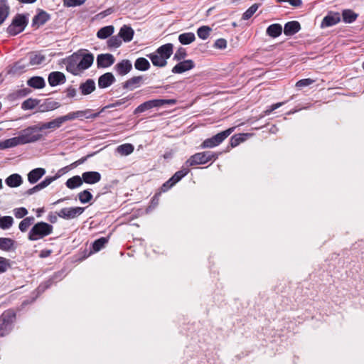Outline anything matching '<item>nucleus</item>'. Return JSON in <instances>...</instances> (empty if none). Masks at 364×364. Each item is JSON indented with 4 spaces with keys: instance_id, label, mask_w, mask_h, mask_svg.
I'll list each match as a JSON object with an SVG mask.
<instances>
[{
    "instance_id": "f257e3e1",
    "label": "nucleus",
    "mask_w": 364,
    "mask_h": 364,
    "mask_svg": "<svg viewBox=\"0 0 364 364\" xmlns=\"http://www.w3.org/2000/svg\"><path fill=\"white\" fill-rule=\"evenodd\" d=\"M90 110L87 109L85 111H76V112H69L65 115L58 117L48 122L42 123L40 124L41 127L40 129L45 130V129H56L60 128L62 124L67 122V121H71L74 120L75 119H81L84 117H85L86 114L89 112Z\"/></svg>"
},
{
    "instance_id": "f03ea898",
    "label": "nucleus",
    "mask_w": 364,
    "mask_h": 364,
    "mask_svg": "<svg viewBox=\"0 0 364 364\" xmlns=\"http://www.w3.org/2000/svg\"><path fill=\"white\" fill-rule=\"evenodd\" d=\"M40 124L33 125L21 131L18 136L21 144L33 143L41 140L43 138V135L39 133L42 131V129H40Z\"/></svg>"
},
{
    "instance_id": "7ed1b4c3",
    "label": "nucleus",
    "mask_w": 364,
    "mask_h": 364,
    "mask_svg": "<svg viewBox=\"0 0 364 364\" xmlns=\"http://www.w3.org/2000/svg\"><path fill=\"white\" fill-rule=\"evenodd\" d=\"M53 228L45 222H38L31 229L28 237L31 241H36L50 235Z\"/></svg>"
},
{
    "instance_id": "20e7f679",
    "label": "nucleus",
    "mask_w": 364,
    "mask_h": 364,
    "mask_svg": "<svg viewBox=\"0 0 364 364\" xmlns=\"http://www.w3.org/2000/svg\"><path fill=\"white\" fill-rule=\"evenodd\" d=\"M177 102L175 99H154L149 101H146L144 103L139 105L134 111V114H136L139 113L144 112L146 110L151 109L152 108H158L161 107L164 105H173Z\"/></svg>"
},
{
    "instance_id": "39448f33",
    "label": "nucleus",
    "mask_w": 364,
    "mask_h": 364,
    "mask_svg": "<svg viewBox=\"0 0 364 364\" xmlns=\"http://www.w3.org/2000/svg\"><path fill=\"white\" fill-rule=\"evenodd\" d=\"M218 155L210 151L196 153L191 156L186 161V166H194L205 164L210 161H215Z\"/></svg>"
},
{
    "instance_id": "423d86ee",
    "label": "nucleus",
    "mask_w": 364,
    "mask_h": 364,
    "mask_svg": "<svg viewBox=\"0 0 364 364\" xmlns=\"http://www.w3.org/2000/svg\"><path fill=\"white\" fill-rule=\"evenodd\" d=\"M28 18L23 14H17L13 18L11 23L7 28V32L11 36H16L22 32L28 24Z\"/></svg>"
},
{
    "instance_id": "0eeeda50",
    "label": "nucleus",
    "mask_w": 364,
    "mask_h": 364,
    "mask_svg": "<svg viewBox=\"0 0 364 364\" xmlns=\"http://www.w3.org/2000/svg\"><path fill=\"white\" fill-rule=\"evenodd\" d=\"M234 128L228 129L223 132H221L211 138L206 139L203 141L201 144V147L205 148H213L221 144L233 131Z\"/></svg>"
},
{
    "instance_id": "6e6552de",
    "label": "nucleus",
    "mask_w": 364,
    "mask_h": 364,
    "mask_svg": "<svg viewBox=\"0 0 364 364\" xmlns=\"http://www.w3.org/2000/svg\"><path fill=\"white\" fill-rule=\"evenodd\" d=\"M85 208L81 207L64 208L60 209L58 213V216L65 219L71 220L81 215Z\"/></svg>"
},
{
    "instance_id": "1a4fd4ad",
    "label": "nucleus",
    "mask_w": 364,
    "mask_h": 364,
    "mask_svg": "<svg viewBox=\"0 0 364 364\" xmlns=\"http://www.w3.org/2000/svg\"><path fill=\"white\" fill-rule=\"evenodd\" d=\"M29 68V64L27 63L25 59H21L16 62L11 66H9L6 69V74L17 76L25 73Z\"/></svg>"
},
{
    "instance_id": "9d476101",
    "label": "nucleus",
    "mask_w": 364,
    "mask_h": 364,
    "mask_svg": "<svg viewBox=\"0 0 364 364\" xmlns=\"http://www.w3.org/2000/svg\"><path fill=\"white\" fill-rule=\"evenodd\" d=\"M341 21V15L338 12L329 11L327 15L323 18L321 27L326 28L333 26Z\"/></svg>"
},
{
    "instance_id": "9b49d317",
    "label": "nucleus",
    "mask_w": 364,
    "mask_h": 364,
    "mask_svg": "<svg viewBox=\"0 0 364 364\" xmlns=\"http://www.w3.org/2000/svg\"><path fill=\"white\" fill-rule=\"evenodd\" d=\"M66 70L75 75H78L81 71L78 63V55L73 54L67 59L66 61Z\"/></svg>"
},
{
    "instance_id": "f8f14e48",
    "label": "nucleus",
    "mask_w": 364,
    "mask_h": 364,
    "mask_svg": "<svg viewBox=\"0 0 364 364\" xmlns=\"http://www.w3.org/2000/svg\"><path fill=\"white\" fill-rule=\"evenodd\" d=\"M115 58L110 53L100 54L97 57V66L100 68H108L114 64Z\"/></svg>"
},
{
    "instance_id": "ddd939ff",
    "label": "nucleus",
    "mask_w": 364,
    "mask_h": 364,
    "mask_svg": "<svg viewBox=\"0 0 364 364\" xmlns=\"http://www.w3.org/2000/svg\"><path fill=\"white\" fill-rule=\"evenodd\" d=\"M194 67L195 63L192 60H185L176 64L171 71L175 74H181L193 69Z\"/></svg>"
},
{
    "instance_id": "4468645a",
    "label": "nucleus",
    "mask_w": 364,
    "mask_h": 364,
    "mask_svg": "<svg viewBox=\"0 0 364 364\" xmlns=\"http://www.w3.org/2000/svg\"><path fill=\"white\" fill-rule=\"evenodd\" d=\"M94 55L92 53H85L82 56L78 55V63L80 71L88 69L93 63Z\"/></svg>"
},
{
    "instance_id": "2eb2a0df",
    "label": "nucleus",
    "mask_w": 364,
    "mask_h": 364,
    "mask_svg": "<svg viewBox=\"0 0 364 364\" xmlns=\"http://www.w3.org/2000/svg\"><path fill=\"white\" fill-rule=\"evenodd\" d=\"M116 79L112 73H106L98 78V86L104 89L112 85Z\"/></svg>"
},
{
    "instance_id": "dca6fc26",
    "label": "nucleus",
    "mask_w": 364,
    "mask_h": 364,
    "mask_svg": "<svg viewBox=\"0 0 364 364\" xmlns=\"http://www.w3.org/2000/svg\"><path fill=\"white\" fill-rule=\"evenodd\" d=\"M65 80V75L63 73L57 71L50 73L48 78L49 85L52 87L64 83Z\"/></svg>"
},
{
    "instance_id": "f3484780",
    "label": "nucleus",
    "mask_w": 364,
    "mask_h": 364,
    "mask_svg": "<svg viewBox=\"0 0 364 364\" xmlns=\"http://www.w3.org/2000/svg\"><path fill=\"white\" fill-rule=\"evenodd\" d=\"M83 182L88 184H95L101 180V174L97 171H87L82 174Z\"/></svg>"
},
{
    "instance_id": "a211bd4d",
    "label": "nucleus",
    "mask_w": 364,
    "mask_h": 364,
    "mask_svg": "<svg viewBox=\"0 0 364 364\" xmlns=\"http://www.w3.org/2000/svg\"><path fill=\"white\" fill-rule=\"evenodd\" d=\"M29 67L39 65L46 60V56L37 52L29 53L27 55Z\"/></svg>"
},
{
    "instance_id": "6ab92c4d",
    "label": "nucleus",
    "mask_w": 364,
    "mask_h": 364,
    "mask_svg": "<svg viewBox=\"0 0 364 364\" xmlns=\"http://www.w3.org/2000/svg\"><path fill=\"white\" fill-rule=\"evenodd\" d=\"M117 73L119 75H125L132 69V65L129 60H122L114 66Z\"/></svg>"
},
{
    "instance_id": "aec40b11",
    "label": "nucleus",
    "mask_w": 364,
    "mask_h": 364,
    "mask_svg": "<svg viewBox=\"0 0 364 364\" xmlns=\"http://www.w3.org/2000/svg\"><path fill=\"white\" fill-rule=\"evenodd\" d=\"M134 31L133 28L127 25H124L121 27L118 33L121 39L124 42H130L134 37Z\"/></svg>"
},
{
    "instance_id": "412c9836",
    "label": "nucleus",
    "mask_w": 364,
    "mask_h": 364,
    "mask_svg": "<svg viewBox=\"0 0 364 364\" xmlns=\"http://www.w3.org/2000/svg\"><path fill=\"white\" fill-rule=\"evenodd\" d=\"M50 19V15L41 10L36 15L32 20V26L38 28L40 26L45 24Z\"/></svg>"
},
{
    "instance_id": "4be33fe9",
    "label": "nucleus",
    "mask_w": 364,
    "mask_h": 364,
    "mask_svg": "<svg viewBox=\"0 0 364 364\" xmlns=\"http://www.w3.org/2000/svg\"><path fill=\"white\" fill-rule=\"evenodd\" d=\"M173 48L172 43H166L157 48L155 53L167 60L173 53Z\"/></svg>"
},
{
    "instance_id": "5701e85b",
    "label": "nucleus",
    "mask_w": 364,
    "mask_h": 364,
    "mask_svg": "<svg viewBox=\"0 0 364 364\" xmlns=\"http://www.w3.org/2000/svg\"><path fill=\"white\" fill-rule=\"evenodd\" d=\"M300 29V23L296 21H292L284 25V33L286 36H292L299 32Z\"/></svg>"
},
{
    "instance_id": "b1692460",
    "label": "nucleus",
    "mask_w": 364,
    "mask_h": 364,
    "mask_svg": "<svg viewBox=\"0 0 364 364\" xmlns=\"http://www.w3.org/2000/svg\"><path fill=\"white\" fill-rule=\"evenodd\" d=\"M189 167L186 166L185 164L182 166L181 169L176 171L174 175L168 181V183H171V186L175 185L177 182H178L182 178L186 176L189 172Z\"/></svg>"
},
{
    "instance_id": "393cba45",
    "label": "nucleus",
    "mask_w": 364,
    "mask_h": 364,
    "mask_svg": "<svg viewBox=\"0 0 364 364\" xmlns=\"http://www.w3.org/2000/svg\"><path fill=\"white\" fill-rule=\"evenodd\" d=\"M45 173L46 170L43 168H34L28 173V180L32 184L36 183Z\"/></svg>"
},
{
    "instance_id": "a878e982",
    "label": "nucleus",
    "mask_w": 364,
    "mask_h": 364,
    "mask_svg": "<svg viewBox=\"0 0 364 364\" xmlns=\"http://www.w3.org/2000/svg\"><path fill=\"white\" fill-rule=\"evenodd\" d=\"M79 89L83 95H89L95 90V82L92 79H87L80 84Z\"/></svg>"
},
{
    "instance_id": "bb28decb",
    "label": "nucleus",
    "mask_w": 364,
    "mask_h": 364,
    "mask_svg": "<svg viewBox=\"0 0 364 364\" xmlns=\"http://www.w3.org/2000/svg\"><path fill=\"white\" fill-rule=\"evenodd\" d=\"M18 145H22L19 136H15L6 139L0 142V150L6 149L9 148L15 147Z\"/></svg>"
},
{
    "instance_id": "cd10ccee",
    "label": "nucleus",
    "mask_w": 364,
    "mask_h": 364,
    "mask_svg": "<svg viewBox=\"0 0 364 364\" xmlns=\"http://www.w3.org/2000/svg\"><path fill=\"white\" fill-rule=\"evenodd\" d=\"M5 183L8 186L15 188L21 186L23 180L19 174L13 173L6 178Z\"/></svg>"
},
{
    "instance_id": "c85d7f7f",
    "label": "nucleus",
    "mask_w": 364,
    "mask_h": 364,
    "mask_svg": "<svg viewBox=\"0 0 364 364\" xmlns=\"http://www.w3.org/2000/svg\"><path fill=\"white\" fill-rule=\"evenodd\" d=\"M68 166L64 167L58 171V172L54 176H47L43 181H41L39 184L41 186L42 189L47 187L50 185L53 181H55L58 178H60L63 173L67 171Z\"/></svg>"
},
{
    "instance_id": "c756f323",
    "label": "nucleus",
    "mask_w": 364,
    "mask_h": 364,
    "mask_svg": "<svg viewBox=\"0 0 364 364\" xmlns=\"http://www.w3.org/2000/svg\"><path fill=\"white\" fill-rule=\"evenodd\" d=\"M147 57L151 60L154 66L163 68L167 64V60L156 54L155 52L147 55Z\"/></svg>"
},
{
    "instance_id": "7c9ffc66",
    "label": "nucleus",
    "mask_w": 364,
    "mask_h": 364,
    "mask_svg": "<svg viewBox=\"0 0 364 364\" xmlns=\"http://www.w3.org/2000/svg\"><path fill=\"white\" fill-rule=\"evenodd\" d=\"M28 86L35 89H41L46 86V82L42 77L35 76L31 77L28 81Z\"/></svg>"
},
{
    "instance_id": "2f4dec72",
    "label": "nucleus",
    "mask_w": 364,
    "mask_h": 364,
    "mask_svg": "<svg viewBox=\"0 0 364 364\" xmlns=\"http://www.w3.org/2000/svg\"><path fill=\"white\" fill-rule=\"evenodd\" d=\"M282 27L279 23H273L267 28V34L272 38H277L282 34Z\"/></svg>"
},
{
    "instance_id": "473e14b6",
    "label": "nucleus",
    "mask_w": 364,
    "mask_h": 364,
    "mask_svg": "<svg viewBox=\"0 0 364 364\" xmlns=\"http://www.w3.org/2000/svg\"><path fill=\"white\" fill-rule=\"evenodd\" d=\"M0 319L3 321V323L6 322L12 327V324L16 320V313L14 310L9 309L1 314Z\"/></svg>"
},
{
    "instance_id": "72a5a7b5",
    "label": "nucleus",
    "mask_w": 364,
    "mask_h": 364,
    "mask_svg": "<svg viewBox=\"0 0 364 364\" xmlns=\"http://www.w3.org/2000/svg\"><path fill=\"white\" fill-rule=\"evenodd\" d=\"M142 79L143 78L141 76L133 77L127 80L123 84V88L133 90L136 87H138L140 85V84L142 81Z\"/></svg>"
},
{
    "instance_id": "f704fd0d",
    "label": "nucleus",
    "mask_w": 364,
    "mask_h": 364,
    "mask_svg": "<svg viewBox=\"0 0 364 364\" xmlns=\"http://www.w3.org/2000/svg\"><path fill=\"white\" fill-rule=\"evenodd\" d=\"M14 240L9 237H0V249L9 252L14 249Z\"/></svg>"
},
{
    "instance_id": "c9c22d12",
    "label": "nucleus",
    "mask_w": 364,
    "mask_h": 364,
    "mask_svg": "<svg viewBox=\"0 0 364 364\" xmlns=\"http://www.w3.org/2000/svg\"><path fill=\"white\" fill-rule=\"evenodd\" d=\"M83 183L82 177L75 176L68 178L65 183L66 186L70 189H74L80 187Z\"/></svg>"
},
{
    "instance_id": "e433bc0d",
    "label": "nucleus",
    "mask_w": 364,
    "mask_h": 364,
    "mask_svg": "<svg viewBox=\"0 0 364 364\" xmlns=\"http://www.w3.org/2000/svg\"><path fill=\"white\" fill-rule=\"evenodd\" d=\"M196 40L195 34L192 32L183 33L179 35L178 41L182 45H188Z\"/></svg>"
},
{
    "instance_id": "4c0bfd02",
    "label": "nucleus",
    "mask_w": 364,
    "mask_h": 364,
    "mask_svg": "<svg viewBox=\"0 0 364 364\" xmlns=\"http://www.w3.org/2000/svg\"><path fill=\"white\" fill-rule=\"evenodd\" d=\"M114 30L113 26L102 27L97 31V36L100 39H105L112 35Z\"/></svg>"
},
{
    "instance_id": "58836bf2",
    "label": "nucleus",
    "mask_w": 364,
    "mask_h": 364,
    "mask_svg": "<svg viewBox=\"0 0 364 364\" xmlns=\"http://www.w3.org/2000/svg\"><path fill=\"white\" fill-rule=\"evenodd\" d=\"M134 67L140 71H146L149 69L150 63L149 60L144 58H139L134 63Z\"/></svg>"
},
{
    "instance_id": "ea45409f",
    "label": "nucleus",
    "mask_w": 364,
    "mask_h": 364,
    "mask_svg": "<svg viewBox=\"0 0 364 364\" xmlns=\"http://www.w3.org/2000/svg\"><path fill=\"white\" fill-rule=\"evenodd\" d=\"M342 17L345 23H350L356 20L358 14L350 9H345L342 12Z\"/></svg>"
},
{
    "instance_id": "a19ab883",
    "label": "nucleus",
    "mask_w": 364,
    "mask_h": 364,
    "mask_svg": "<svg viewBox=\"0 0 364 364\" xmlns=\"http://www.w3.org/2000/svg\"><path fill=\"white\" fill-rule=\"evenodd\" d=\"M9 11V7L6 5V0H0V25L7 18Z\"/></svg>"
},
{
    "instance_id": "79ce46f5",
    "label": "nucleus",
    "mask_w": 364,
    "mask_h": 364,
    "mask_svg": "<svg viewBox=\"0 0 364 364\" xmlns=\"http://www.w3.org/2000/svg\"><path fill=\"white\" fill-rule=\"evenodd\" d=\"M134 146L131 144H124L117 148V152L122 156H127L134 151Z\"/></svg>"
},
{
    "instance_id": "37998d69",
    "label": "nucleus",
    "mask_w": 364,
    "mask_h": 364,
    "mask_svg": "<svg viewBox=\"0 0 364 364\" xmlns=\"http://www.w3.org/2000/svg\"><path fill=\"white\" fill-rule=\"evenodd\" d=\"M14 223V219L11 216H0V228L3 230L9 229Z\"/></svg>"
},
{
    "instance_id": "c03bdc74",
    "label": "nucleus",
    "mask_w": 364,
    "mask_h": 364,
    "mask_svg": "<svg viewBox=\"0 0 364 364\" xmlns=\"http://www.w3.org/2000/svg\"><path fill=\"white\" fill-rule=\"evenodd\" d=\"M107 242H108V239L107 237H104L96 240L92 243V248H93L94 252L100 251L101 249H102L105 247V245L107 243Z\"/></svg>"
},
{
    "instance_id": "a18cd8bd",
    "label": "nucleus",
    "mask_w": 364,
    "mask_h": 364,
    "mask_svg": "<svg viewBox=\"0 0 364 364\" xmlns=\"http://www.w3.org/2000/svg\"><path fill=\"white\" fill-rule=\"evenodd\" d=\"M107 46L110 48H119L122 45V39L117 36H111L107 41Z\"/></svg>"
},
{
    "instance_id": "49530a36",
    "label": "nucleus",
    "mask_w": 364,
    "mask_h": 364,
    "mask_svg": "<svg viewBox=\"0 0 364 364\" xmlns=\"http://www.w3.org/2000/svg\"><path fill=\"white\" fill-rule=\"evenodd\" d=\"M33 217H27L21 220L19 223V229L21 232H26L29 226L33 223Z\"/></svg>"
},
{
    "instance_id": "de8ad7c7",
    "label": "nucleus",
    "mask_w": 364,
    "mask_h": 364,
    "mask_svg": "<svg viewBox=\"0 0 364 364\" xmlns=\"http://www.w3.org/2000/svg\"><path fill=\"white\" fill-rule=\"evenodd\" d=\"M260 4H254L252 5L243 14H242V19L243 20H248L250 19L253 14L257 11L258 8L259 7Z\"/></svg>"
},
{
    "instance_id": "09e8293b",
    "label": "nucleus",
    "mask_w": 364,
    "mask_h": 364,
    "mask_svg": "<svg viewBox=\"0 0 364 364\" xmlns=\"http://www.w3.org/2000/svg\"><path fill=\"white\" fill-rule=\"evenodd\" d=\"M78 198L82 203H87L92 199V195L89 191L85 190L78 193Z\"/></svg>"
},
{
    "instance_id": "8fccbe9b",
    "label": "nucleus",
    "mask_w": 364,
    "mask_h": 364,
    "mask_svg": "<svg viewBox=\"0 0 364 364\" xmlns=\"http://www.w3.org/2000/svg\"><path fill=\"white\" fill-rule=\"evenodd\" d=\"M210 32V28L208 26H201L197 31L198 37L203 40L208 38Z\"/></svg>"
},
{
    "instance_id": "3c124183",
    "label": "nucleus",
    "mask_w": 364,
    "mask_h": 364,
    "mask_svg": "<svg viewBox=\"0 0 364 364\" xmlns=\"http://www.w3.org/2000/svg\"><path fill=\"white\" fill-rule=\"evenodd\" d=\"M37 104L38 101L36 100L29 98L22 103L21 108L24 110L32 109L37 105Z\"/></svg>"
},
{
    "instance_id": "603ef678",
    "label": "nucleus",
    "mask_w": 364,
    "mask_h": 364,
    "mask_svg": "<svg viewBox=\"0 0 364 364\" xmlns=\"http://www.w3.org/2000/svg\"><path fill=\"white\" fill-rule=\"evenodd\" d=\"M87 0H63V5L66 7H75L82 5Z\"/></svg>"
},
{
    "instance_id": "864d4df0",
    "label": "nucleus",
    "mask_w": 364,
    "mask_h": 364,
    "mask_svg": "<svg viewBox=\"0 0 364 364\" xmlns=\"http://www.w3.org/2000/svg\"><path fill=\"white\" fill-rule=\"evenodd\" d=\"M187 55L186 50L184 48L180 47L174 54L173 60L179 61L184 59Z\"/></svg>"
},
{
    "instance_id": "5fc2aeb1",
    "label": "nucleus",
    "mask_w": 364,
    "mask_h": 364,
    "mask_svg": "<svg viewBox=\"0 0 364 364\" xmlns=\"http://www.w3.org/2000/svg\"><path fill=\"white\" fill-rule=\"evenodd\" d=\"M10 267L9 260L5 257H0V274L6 272Z\"/></svg>"
},
{
    "instance_id": "6e6d98bb",
    "label": "nucleus",
    "mask_w": 364,
    "mask_h": 364,
    "mask_svg": "<svg viewBox=\"0 0 364 364\" xmlns=\"http://www.w3.org/2000/svg\"><path fill=\"white\" fill-rule=\"evenodd\" d=\"M14 213L16 218H22L28 214V210L26 208L21 207L15 208L14 210Z\"/></svg>"
},
{
    "instance_id": "4d7b16f0",
    "label": "nucleus",
    "mask_w": 364,
    "mask_h": 364,
    "mask_svg": "<svg viewBox=\"0 0 364 364\" xmlns=\"http://www.w3.org/2000/svg\"><path fill=\"white\" fill-rule=\"evenodd\" d=\"M313 82H314V80H311L310 78L302 79V80H299L296 83V86L297 87L301 88V87L309 86V85H311Z\"/></svg>"
},
{
    "instance_id": "13d9d810",
    "label": "nucleus",
    "mask_w": 364,
    "mask_h": 364,
    "mask_svg": "<svg viewBox=\"0 0 364 364\" xmlns=\"http://www.w3.org/2000/svg\"><path fill=\"white\" fill-rule=\"evenodd\" d=\"M227 46V41L224 38H219L216 40L214 44V47L219 49H224Z\"/></svg>"
},
{
    "instance_id": "bf43d9fd",
    "label": "nucleus",
    "mask_w": 364,
    "mask_h": 364,
    "mask_svg": "<svg viewBox=\"0 0 364 364\" xmlns=\"http://www.w3.org/2000/svg\"><path fill=\"white\" fill-rule=\"evenodd\" d=\"M57 277L56 275H54L52 278L46 281L44 284L39 286L38 289H42L43 291L46 289L48 288L53 283V281Z\"/></svg>"
},
{
    "instance_id": "052dcab7",
    "label": "nucleus",
    "mask_w": 364,
    "mask_h": 364,
    "mask_svg": "<svg viewBox=\"0 0 364 364\" xmlns=\"http://www.w3.org/2000/svg\"><path fill=\"white\" fill-rule=\"evenodd\" d=\"M283 104H284V102H278V103L272 105L269 109H267L264 111V114L265 115L269 114L272 112H273L274 110L280 107Z\"/></svg>"
},
{
    "instance_id": "680f3d73",
    "label": "nucleus",
    "mask_w": 364,
    "mask_h": 364,
    "mask_svg": "<svg viewBox=\"0 0 364 364\" xmlns=\"http://www.w3.org/2000/svg\"><path fill=\"white\" fill-rule=\"evenodd\" d=\"M42 189L41 186H40V184L35 186L34 187L29 188L26 191V194L28 196L32 195L35 193L36 192H38Z\"/></svg>"
},
{
    "instance_id": "e2e57ef3",
    "label": "nucleus",
    "mask_w": 364,
    "mask_h": 364,
    "mask_svg": "<svg viewBox=\"0 0 364 364\" xmlns=\"http://www.w3.org/2000/svg\"><path fill=\"white\" fill-rule=\"evenodd\" d=\"M129 99H132V97H124V98L120 99L119 100H117L114 103L112 104L109 107H115L119 106V105L125 103Z\"/></svg>"
},
{
    "instance_id": "0e129e2a",
    "label": "nucleus",
    "mask_w": 364,
    "mask_h": 364,
    "mask_svg": "<svg viewBox=\"0 0 364 364\" xmlns=\"http://www.w3.org/2000/svg\"><path fill=\"white\" fill-rule=\"evenodd\" d=\"M77 90L73 87H69L66 90V95L68 97H74L76 95Z\"/></svg>"
},
{
    "instance_id": "69168bd1",
    "label": "nucleus",
    "mask_w": 364,
    "mask_h": 364,
    "mask_svg": "<svg viewBox=\"0 0 364 364\" xmlns=\"http://www.w3.org/2000/svg\"><path fill=\"white\" fill-rule=\"evenodd\" d=\"M91 155H87L84 157H82L81 159H78L77 161H75L71 164V166L76 167L77 166L83 164Z\"/></svg>"
},
{
    "instance_id": "338daca9",
    "label": "nucleus",
    "mask_w": 364,
    "mask_h": 364,
    "mask_svg": "<svg viewBox=\"0 0 364 364\" xmlns=\"http://www.w3.org/2000/svg\"><path fill=\"white\" fill-rule=\"evenodd\" d=\"M51 253H52V251L50 250H43L41 251L39 256L41 258H45V257H49Z\"/></svg>"
},
{
    "instance_id": "774afa93",
    "label": "nucleus",
    "mask_w": 364,
    "mask_h": 364,
    "mask_svg": "<svg viewBox=\"0 0 364 364\" xmlns=\"http://www.w3.org/2000/svg\"><path fill=\"white\" fill-rule=\"evenodd\" d=\"M241 141L240 137H237V136H233L231 138V145L232 146H236L239 144L240 141Z\"/></svg>"
}]
</instances>
